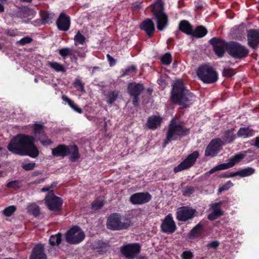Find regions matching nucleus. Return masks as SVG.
I'll return each mask as SVG.
<instances>
[{
    "label": "nucleus",
    "instance_id": "nucleus-1",
    "mask_svg": "<svg viewBox=\"0 0 259 259\" xmlns=\"http://www.w3.org/2000/svg\"><path fill=\"white\" fill-rule=\"evenodd\" d=\"M34 137L26 134H18L13 138L7 146L8 150L14 154L37 157L39 152L34 144Z\"/></svg>",
    "mask_w": 259,
    "mask_h": 259
},
{
    "label": "nucleus",
    "instance_id": "nucleus-2",
    "mask_svg": "<svg viewBox=\"0 0 259 259\" xmlns=\"http://www.w3.org/2000/svg\"><path fill=\"white\" fill-rule=\"evenodd\" d=\"M196 97L193 93L187 89L182 80L176 81L172 85L170 100L175 104L184 109L190 107L194 102Z\"/></svg>",
    "mask_w": 259,
    "mask_h": 259
},
{
    "label": "nucleus",
    "instance_id": "nucleus-3",
    "mask_svg": "<svg viewBox=\"0 0 259 259\" xmlns=\"http://www.w3.org/2000/svg\"><path fill=\"white\" fill-rule=\"evenodd\" d=\"M190 133V129L177 123L175 119H172L168 126L166 138L162 144V147H165L171 141L180 140L182 137L186 136Z\"/></svg>",
    "mask_w": 259,
    "mask_h": 259
},
{
    "label": "nucleus",
    "instance_id": "nucleus-4",
    "mask_svg": "<svg viewBox=\"0 0 259 259\" xmlns=\"http://www.w3.org/2000/svg\"><path fill=\"white\" fill-rule=\"evenodd\" d=\"M52 154L54 157L64 158L69 156V160L74 162L80 157L78 146L75 145H66L59 144L56 147L52 149Z\"/></svg>",
    "mask_w": 259,
    "mask_h": 259
},
{
    "label": "nucleus",
    "instance_id": "nucleus-5",
    "mask_svg": "<svg viewBox=\"0 0 259 259\" xmlns=\"http://www.w3.org/2000/svg\"><path fill=\"white\" fill-rule=\"evenodd\" d=\"M153 18L156 19L157 28L159 31L163 30L168 24V16L164 12L163 3L160 1L156 2L150 6Z\"/></svg>",
    "mask_w": 259,
    "mask_h": 259
},
{
    "label": "nucleus",
    "instance_id": "nucleus-6",
    "mask_svg": "<svg viewBox=\"0 0 259 259\" xmlns=\"http://www.w3.org/2000/svg\"><path fill=\"white\" fill-rule=\"evenodd\" d=\"M196 74L200 80L206 84L213 83L219 78L216 70L208 64L200 65L196 70Z\"/></svg>",
    "mask_w": 259,
    "mask_h": 259
},
{
    "label": "nucleus",
    "instance_id": "nucleus-7",
    "mask_svg": "<svg viewBox=\"0 0 259 259\" xmlns=\"http://www.w3.org/2000/svg\"><path fill=\"white\" fill-rule=\"evenodd\" d=\"M133 223L129 218H124L121 222V215L120 213L115 212L109 215L107 219L106 226L107 229L111 230H120L127 229Z\"/></svg>",
    "mask_w": 259,
    "mask_h": 259
},
{
    "label": "nucleus",
    "instance_id": "nucleus-8",
    "mask_svg": "<svg viewBox=\"0 0 259 259\" xmlns=\"http://www.w3.org/2000/svg\"><path fill=\"white\" fill-rule=\"evenodd\" d=\"M249 53V49L239 42L230 41L228 45L227 53L234 59H244L248 56Z\"/></svg>",
    "mask_w": 259,
    "mask_h": 259
},
{
    "label": "nucleus",
    "instance_id": "nucleus-9",
    "mask_svg": "<svg viewBox=\"0 0 259 259\" xmlns=\"http://www.w3.org/2000/svg\"><path fill=\"white\" fill-rule=\"evenodd\" d=\"M65 241L70 244H77L83 240L84 233L78 226H74L65 234Z\"/></svg>",
    "mask_w": 259,
    "mask_h": 259
},
{
    "label": "nucleus",
    "instance_id": "nucleus-10",
    "mask_svg": "<svg viewBox=\"0 0 259 259\" xmlns=\"http://www.w3.org/2000/svg\"><path fill=\"white\" fill-rule=\"evenodd\" d=\"M45 204L49 209L54 211H59L62 209L63 201L62 198L55 195L51 190L46 195L45 198Z\"/></svg>",
    "mask_w": 259,
    "mask_h": 259
},
{
    "label": "nucleus",
    "instance_id": "nucleus-11",
    "mask_svg": "<svg viewBox=\"0 0 259 259\" xmlns=\"http://www.w3.org/2000/svg\"><path fill=\"white\" fill-rule=\"evenodd\" d=\"M143 84L136 82H130L127 84V92L133 97L132 104L134 107L139 105V96L144 90Z\"/></svg>",
    "mask_w": 259,
    "mask_h": 259
},
{
    "label": "nucleus",
    "instance_id": "nucleus-12",
    "mask_svg": "<svg viewBox=\"0 0 259 259\" xmlns=\"http://www.w3.org/2000/svg\"><path fill=\"white\" fill-rule=\"evenodd\" d=\"M141 250V246L138 243H127L121 246L120 251L127 259H134L137 257Z\"/></svg>",
    "mask_w": 259,
    "mask_h": 259
},
{
    "label": "nucleus",
    "instance_id": "nucleus-13",
    "mask_svg": "<svg viewBox=\"0 0 259 259\" xmlns=\"http://www.w3.org/2000/svg\"><path fill=\"white\" fill-rule=\"evenodd\" d=\"M209 44L212 46L215 54L219 58L224 56L225 52H227L228 45L230 41H226L224 39L214 37L209 40Z\"/></svg>",
    "mask_w": 259,
    "mask_h": 259
},
{
    "label": "nucleus",
    "instance_id": "nucleus-14",
    "mask_svg": "<svg viewBox=\"0 0 259 259\" xmlns=\"http://www.w3.org/2000/svg\"><path fill=\"white\" fill-rule=\"evenodd\" d=\"M199 152L197 151H195L189 154L178 165L174 167V172L177 173L182 170L187 169L192 166L196 162L197 159L199 157Z\"/></svg>",
    "mask_w": 259,
    "mask_h": 259
},
{
    "label": "nucleus",
    "instance_id": "nucleus-15",
    "mask_svg": "<svg viewBox=\"0 0 259 259\" xmlns=\"http://www.w3.org/2000/svg\"><path fill=\"white\" fill-rule=\"evenodd\" d=\"M196 209L188 206L179 207L176 212V219L180 222H186L195 216Z\"/></svg>",
    "mask_w": 259,
    "mask_h": 259
},
{
    "label": "nucleus",
    "instance_id": "nucleus-16",
    "mask_svg": "<svg viewBox=\"0 0 259 259\" xmlns=\"http://www.w3.org/2000/svg\"><path fill=\"white\" fill-rule=\"evenodd\" d=\"M44 123H35L33 126V134L44 146H48L52 144V141L48 139L44 131Z\"/></svg>",
    "mask_w": 259,
    "mask_h": 259
},
{
    "label": "nucleus",
    "instance_id": "nucleus-17",
    "mask_svg": "<svg viewBox=\"0 0 259 259\" xmlns=\"http://www.w3.org/2000/svg\"><path fill=\"white\" fill-rule=\"evenodd\" d=\"M161 222L160 227L162 233L171 234L176 231L177 227L171 213L166 215Z\"/></svg>",
    "mask_w": 259,
    "mask_h": 259
},
{
    "label": "nucleus",
    "instance_id": "nucleus-18",
    "mask_svg": "<svg viewBox=\"0 0 259 259\" xmlns=\"http://www.w3.org/2000/svg\"><path fill=\"white\" fill-rule=\"evenodd\" d=\"M152 197L148 192H137L131 195L129 201L133 205H143L150 201Z\"/></svg>",
    "mask_w": 259,
    "mask_h": 259
},
{
    "label": "nucleus",
    "instance_id": "nucleus-19",
    "mask_svg": "<svg viewBox=\"0 0 259 259\" xmlns=\"http://www.w3.org/2000/svg\"><path fill=\"white\" fill-rule=\"evenodd\" d=\"M222 146L221 138L212 139L205 150V156L214 157L220 151Z\"/></svg>",
    "mask_w": 259,
    "mask_h": 259
},
{
    "label": "nucleus",
    "instance_id": "nucleus-20",
    "mask_svg": "<svg viewBox=\"0 0 259 259\" xmlns=\"http://www.w3.org/2000/svg\"><path fill=\"white\" fill-rule=\"evenodd\" d=\"M247 40L248 46L255 50L259 45V29L247 30Z\"/></svg>",
    "mask_w": 259,
    "mask_h": 259
},
{
    "label": "nucleus",
    "instance_id": "nucleus-21",
    "mask_svg": "<svg viewBox=\"0 0 259 259\" xmlns=\"http://www.w3.org/2000/svg\"><path fill=\"white\" fill-rule=\"evenodd\" d=\"M70 17L64 13H61L56 21L58 29L62 31H67L70 27Z\"/></svg>",
    "mask_w": 259,
    "mask_h": 259
},
{
    "label": "nucleus",
    "instance_id": "nucleus-22",
    "mask_svg": "<svg viewBox=\"0 0 259 259\" xmlns=\"http://www.w3.org/2000/svg\"><path fill=\"white\" fill-rule=\"evenodd\" d=\"M44 244L41 243L36 244L32 250L29 259H47Z\"/></svg>",
    "mask_w": 259,
    "mask_h": 259
},
{
    "label": "nucleus",
    "instance_id": "nucleus-23",
    "mask_svg": "<svg viewBox=\"0 0 259 259\" xmlns=\"http://www.w3.org/2000/svg\"><path fill=\"white\" fill-rule=\"evenodd\" d=\"M235 129L231 128L226 130L222 137V145L231 144L234 142L237 138V135L234 134Z\"/></svg>",
    "mask_w": 259,
    "mask_h": 259
},
{
    "label": "nucleus",
    "instance_id": "nucleus-24",
    "mask_svg": "<svg viewBox=\"0 0 259 259\" xmlns=\"http://www.w3.org/2000/svg\"><path fill=\"white\" fill-rule=\"evenodd\" d=\"M140 29L144 30L146 34L150 37L155 31V26L151 19L148 18L144 20L140 25Z\"/></svg>",
    "mask_w": 259,
    "mask_h": 259
},
{
    "label": "nucleus",
    "instance_id": "nucleus-25",
    "mask_svg": "<svg viewBox=\"0 0 259 259\" xmlns=\"http://www.w3.org/2000/svg\"><path fill=\"white\" fill-rule=\"evenodd\" d=\"M74 53L76 54L79 57L84 58L85 56V53L80 52L78 49L73 50L69 48H64L59 50V54L63 58H65L68 56H71L74 55Z\"/></svg>",
    "mask_w": 259,
    "mask_h": 259
},
{
    "label": "nucleus",
    "instance_id": "nucleus-26",
    "mask_svg": "<svg viewBox=\"0 0 259 259\" xmlns=\"http://www.w3.org/2000/svg\"><path fill=\"white\" fill-rule=\"evenodd\" d=\"M162 121V119L159 116H150L148 118L146 125L149 129L154 130L161 125Z\"/></svg>",
    "mask_w": 259,
    "mask_h": 259
},
{
    "label": "nucleus",
    "instance_id": "nucleus-27",
    "mask_svg": "<svg viewBox=\"0 0 259 259\" xmlns=\"http://www.w3.org/2000/svg\"><path fill=\"white\" fill-rule=\"evenodd\" d=\"M179 30L187 35L191 36L193 31V25L186 20H181L178 24Z\"/></svg>",
    "mask_w": 259,
    "mask_h": 259
},
{
    "label": "nucleus",
    "instance_id": "nucleus-28",
    "mask_svg": "<svg viewBox=\"0 0 259 259\" xmlns=\"http://www.w3.org/2000/svg\"><path fill=\"white\" fill-rule=\"evenodd\" d=\"M208 33L207 29L203 25H198L194 29L191 34V37L196 38H201Z\"/></svg>",
    "mask_w": 259,
    "mask_h": 259
},
{
    "label": "nucleus",
    "instance_id": "nucleus-29",
    "mask_svg": "<svg viewBox=\"0 0 259 259\" xmlns=\"http://www.w3.org/2000/svg\"><path fill=\"white\" fill-rule=\"evenodd\" d=\"M255 134V131L249 127H240L237 133V137L241 138H247L252 137Z\"/></svg>",
    "mask_w": 259,
    "mask_h": 259
},
{
    "label": "nucleus",
    "instance_id": "nucleus-30",
    "mask_svg": "<svg viewBox=\"0 0 259 259\" xmlns=\"http://www.w3.org/2000/svg\"><path fill=\"white\" fill-rule=\"evenodd\" d=\"M93 246L94 249L100 254H103L107 252L109 244L107 242L97 240L94 243Z\"/></svg>",
    "mask_w": 259,
    "mask_h": 259
},
{
    "label": "nucleus",
    "instance_id": "nucleus-31",
    "mask_svg": "<svg viewBox=\"0 0 259 259\" xmlns=\"http://www.w3.org/2000/svg\"><path fill=\"white\" fill-rule=\"evenodd\" d=\"M120 92L118 90H109L105 95L106 102L108 105H112L118 99Z\"/></svg>",
    "mask_w": 259,
    "mask_h": 259
},
{
    "label": "nucleus",
    "instance_id": "nucleus-32",
    "mask_svg": "<svg viewBox=\"0 0 259 259\" xmlns=\"http://www.w3.org/2000/svg\"><path fill=\"white\" fill-rule=\"evenodd\" d=\"M247 151L240 152L232 156L228 160V163L230 167H233L236 164L240 162L246 156Z\"/></svg>",
    "mask_w": 259,
    "mask_h": 259
},
{
    "label": "nucleus",
    "instance_id": "nucleus-33",
    "mask_svg": "<svg viewBox=\"0 0 259 259\" xmlns=\"http://www.w3.org/2000/svg\"><path fill=\"white\" fill-rule=\"evenodd\" d=\"M137 67L135 65L127 66L125 69H122L121 71L120 77H123L125 76H133L137 72Z\"/></svg>",
    "mask_w": 259,
    "mask_h": 259
},
{
    "label": "nucleus",
    "instance_id": "nucleus-34",
    "mask_svg": "<svg viewBox=\"0 0 259 259\" xmlns=\"http://www.w3.org/2000/svg\"><path fill=\"white\" fill-rule=\"evenodd\" d=\"M41 17V24L45 25L46 24H50L52 23L54 14L49 13L48 11H41L40 12Z\"/></svg>",
    "mask_w": 259,
    "mask_h": 259
},
{
    "label": "nucleus",
    "instance_id": "nucleus-35",
    "mask_svg": "<svg viewBox=\"0 0 259 259\" xmlns=\"http://www.w3.org/2000/svg\"><path fill=\"white\" fill-rule=\"evenodd\" d=\"M202 229V225L200 222L190 231L189 236L192 238H198L200 237L201 235Z\"/></svg>",
    "mask_w": 259,
    "mask_h": 259
},
{
    "label": "nucleus",
    "instance_id": "nucleus-36",
    "mask_svg": "<svg viewBox=\"0 0 259 259\" xmlns=\"http://www.w3.org/2000/svg\"><path fill=\"white\" fill-rule=\"evenodd\" d=\"M62 234L61 233H58L56 235H52L49 239V243L52 246H59L62 242Z\"/></svg>",
    "mask_w": 259,
    "mask_h": 259
},
{
    "label": "nucleus",
    "instance_id": "nucleus-37",
    "mask_svg": "<svg viewBox=\"0 0 259 259\" xmlns=\"http://www.w3.org/2000/svg\"><path fill=\"white\" fill-rule=\"evenodd\" d=\"M245 26L243 24L235 26L234 28V33L236 37L239 39L241 38L245 34Z\"/></svg>",
    "mask_w": 259,
    "mask_h": 259
},
{
    "label": "nucleus",
    "instance_id": "nucleus-38",
    "mask_svg": "<svg viewBox=\"0 0 259 259\" xmlns=\"http://www.w3.org/2000/svg\"><path fill=\"white\" fill-rule=\"evenodd\" d=\"M255 172V169L253 168L248 167L242 169L240 170L237 171L238 176L241 178L250 176L253 175Z\"/></svg>",
    "mask_w": 259,
    "mask_h": 259
},
{
    "label": "nucleus",
    "instance_id": "nucleus-39",
    "mask_svg": "<svg viewBox=\"0 0 259 259\" xmlns=\"http://www.w3.org/2000/svg\"><path fill=\"white\" fill-rule=\"evenodd\" d=\"M27 211L29 214L36 217L40 213V208L35 204L32 203L27 207Z\"/></svg>",
    "mask_w": 259,
    "mask_h": 259
},
{
    "label": "nucleus",
    "instance_id": "nucleus-40",
    "mask_svg": "<svg viewBox=\"0 0 259 259\" xmlns=\"http://www.w3.org/2000/svg\"><path fill=\"white\" fill-rule=\"evenodd\" d=\"M48 65L57 72H66V70L63 65L56 62H48Z\"/></svg>",
    "mask_w": 259,
    "mask_h": 259
},
{
    "label": "nucleus",
    "instance_id": "nucleus-41",
    "mask_svg": "<svg viewBox=\"0 0 259 259\" xmlns=\"http://www.w3.org/2000/svg\"><path fill=\"white\" fill-rule=\"evenodd\" d=\"M86 38L79 31H78L76 34L74 36V45L77 46L78 45H83L85 42Z\"/></svg>",
    "mask_w": 259,
    "mask_h": 259
},
{
    "label": "nucleus",
    "instance_id": "nucleus-42",
    "mask_svg": "<svg viewBox=\"0 0 259 259\" xmlns=\"http://www.w3.org/2000/svg\"><path fill=\"white\" fill-rule=\"evenodd\" d=\"M230 168H231V167H230V165H229L228 162L223 163L214 166V167H213L212 168L210 169L207 172V173L208 174L210 175V174L214 173V172H215L217 171L227 169H228Z\"/></svg>",
    "mask_w": 259,
    "mask_h": 259
},
{
    "label": "nucleus",
    "instance_id": "nucleus-43",
    "mask_svg": "<svg viewBox=\"0 0 259 259\" xmlns=\"http://www.w3.org/2000/svg\"><path fill=\"white\" fill-rule=\"evenodd\" d=\"M161 63L165 65H169L172 61V56L169 53H166L160 58Z\"/></svg>",
    "mask_w": 259,
    "mask_h": 259
},
{
    "label": "nucleus",
    "instance_id": "nucleus-44",
    "mask_svg": "<svg viewBox=\"0 0 259 259\" xmlns=\"http://www.w3.org/2000/svg\"><path fill=\"white\" fill-rule=\"evenodd\" d=\"M104 204V203L103 200H95L91 204V208L94 210H97L101 209Z\"/></svg>",
    "mask_w": 259,
    "mask_h": 259
},
{
    "label": "nucleus",
    "instance_id": "nucleus-45",
    "mask_svg": "<svg viewBox=\"0 0 259 259\" xmlns=\"http://www.w3.org/2000/svg\"><path fill=\"white\" fill-rule=\"evenodd\" d=\"M32 41V38L27 35L17 41L16 44L21 46H23L26 44H30Z\"/></svg>",
    "mask_w": 259,
    "mask_h": 259
},
{
    "label": "nucleus",
    "instance_id": "nucleus-46",
    "mask_svg": "<svg viewBox=\"0 0 259 259\" xmlns=\"http://www.w3.org/2000/svg\"><path fill=\"white\" fill-rule=\"evenodd\" d=\"M236 73L235 70L233 68H224L222 74L225 77L230 78L235 74Z\"/></svg>",
    "mask_w": 259,
    "mask_h": 259
},
{
    "label": "nucleus",
    "instance_id": "nucleus-47",
    "mask_svg": "<svg viewBox=\"0 0 259 259\" xmlns=\"http://www.w3.org/2000/svg\"><path fill=\"white\" fill-rule=\"evenodd\" d=\"M74 86L79 91L81 92H85L84 84L82 83L81 80L77 78L74 82Z\"/></svg>",
    "mask_w": 259,
    "mask_h": 259
},
{
    "label": "nucleus",
    "instance_id": "nucleus-48",
    "mask_svg": "<svg viewBox=\"0 0 259 259\" xmlns=\"http://www.w3.org/2000/svg\"><path fill=\"white\" fill-rule=\"evenodd\" d=\"M16 208L14 205L6 207L3 211L4 214L7 217H10L16 211Z\"/></svg>",
    "mask_w": 259,
    "mask_h": 259
},
{
    "label": "nucleus",
    "instance_id": "nucleus-49",
    "mask_svg": "<svg viewBox=\"0 0 259 259\" xmlns=\"http://www.w3.org/2000/svg\"><path fill=\"white\" fill-rule=\"evenodd\" d=\"M194 192V188L192 186H187L183 188V194L185 196H190Z\"/></svg>",
    "mask_w": 259,
    "mask_h": 259
},
{
    "label": "nucleus",
    "instance_id": "nucleus-50",
    "mask_svg": "<svg viewBox=\"0 0 259 259\" xmlns=\"http://www.w3.org/2000/svg\"><path fill=\"white\" fill-rule=\"evenodd\" d=\"M220 245V242L218 240H213L208 243L206 246L208 249H216Z\"/></svg>",
    "mask_w": 259,
    "mask_h": 259
},
{
    "label": "nucleus",
    "instance_id": "nucleus-51",
    "mask_svg": "<svg viewBox=\"0 0 259 259\" xmlns=\"http://www.w3.org/2000/svg\"><path fill=\"white\" fill-rule=\"evenodd\" d=\"M35 166V163L34 162H30L28 163L23 164L22 165V167L23 169L25 170L29 171L31 170L34 169Z\"/></svg>",
    "mask_w": 259,
    "mask_h": 259
},
{
    "label": "nucleus",
    "instance_id": "nucleus-52",
    "mask_svg": "<svg viewBox=\"0 0 259 259\" xmlns=\"http://www.w3.org/2000/svg\"><path fill=\"white\" fill-rule=\"evenodd\" d=\"M211 207L212 209V212H213L218 217H220L224 214V211L220 208H218L212 205H211Z\"/></svg>",
    "mask_w": 259,
    "mask_h": 259
},
{
    "label": "nucleus",
    "instance_id": "nucleus-53",
    "mask_svg": "<svg viewBox=\"0 0 259 259\" xmlns=\"http://www.w3.org/2000/svg\"><path fill=\"white\" fill-rule=\"evenodd\" d=\"M193 253L190 251H184L182 254V259H192Z\"/></svg>",
    "mask_w": 259,
    "mask_h": 259
},
{
    "label": "nucleus",
    "instance_id": "nucleus-54",
    "mask_svg": "<svg viewBox=\"0 0 259 259\" xmlns=\"http://www.w3.org/2000/svg\"><path fill=\"white\" fill-rule=\"evenodd\" d=\"M62 100L68 103V104L70 106V107L72 109L74 107L75 103L73 101H72L70 99H69L67 96L65 95H62Z\"/></svg>",
    "mask_w": 259,
    "mask_h": 259
},
{
    "label": "nucleus",
    "instance_id": "nucleus-55",
    "mask_svg": "<svg viewBox=\"0 0 259 259\" xmlns=\"http://www.w3.org/2000/svg\"><path fill=\"white\" fill-rule=\"evenodd\" d=\"M62 100L68 103V104L70 106V107L72 109L74 107L75 103L73 101H72L70 99H69L67 96L65 95H62Z\"/></svg>",
    "mask_w": 259,
    "mask_h": 259
},
{
    "label": "nucleus",
    "instance_id": "nucleus-56",
    "mask_svg": "<svg viewBox=\"0 0 259 259\" xmlns=\"http://www.w3.org/2000/svg\"><path fill=\"white\" fill-rule=\"evenodd\" d=\"M62 100L68 103V104L70 106V107L72 109L74 107L75 103L73 101H72L70 99H69L67 96L65 95H62Z\"/></svg>",
    "mask_w": 259,
    "mask_h": 259
},
{
    "label": "nucleus",
    "instance_id": "nucleus-57",
    "mask_svg": "<svg viewBox=\"0 0 259 259\" xmlns=\"http://www.w3.org/2000/svg\"><path fill=\"white\" fill-rule=\"evenodd\" d=\"M62 100L68 103V104L70 106V107L72 109L74 107L75 103L73 101H72L70 99H69L67 96L65 95H62Z\"/></svg>",
    "mask_w": 259,
    "mask_h": 259
},
{
    "label": "nucleus",
    "instance_id": "nucleus-58",
    "mask_svg": "<svg viewBox=\"0 0 259 259\" xmlns=\"http://www.w3.org/2000/svg\"><path fill=\"white\" fill-rule=\"evenodd\" d=\"M106 57L109 62L110 66L112 67L116 64V60L115 59H114L111 56H110L109 54H107Z\"/></svg>",
    "mask_w": 259,
    "mask_h": 259
},
{
    "label": "nucleus",
    "instance_id": "nucleus-59",
    "mask_svg": "<svg viewBox=\"0 0 259 259\" xmlns=\"http://www.w3.org/2000/svg\"><path fill=\"white\" fill-rule=\"evenodd\" d=\"M19 184V182L18 181H12L8 183L6 186L9 188H15L16 187L18 186Z\"/></svg>",
    "mask_w": 259,
    "mask_h": 259
},
{
    "label": "nucleus",
    "instance_id": "nucleus-60",
    "mask_svg": "<svg viewBox=\"0 0 259 259\" xmlns=\"http://www.w3.org/2000/svg\"><path fill=\"white\" fill-rule=\"evenodd\" d=\"M219 217L217 216L213 212H211L207 215V219L211 221H214L217 219Z\"/></svg>",
    "mask_w": 259,
    "mask_h": 259
},
{
    "label": "nucleus",
    "instance_id": "nucleus-61",
    "mask_svg": "<svg viewBox=\"0 0 259 259\" xmlns=\"http://www.w3.org/2000/svg\"><path fill=\"white\" fill-rule=\"evenodd\" d=\"M230 186H227V185H224L219 188L218 193H221L224 191L228 190Z\"/></svg>",
    "mask_w": 259,
    "mask_h": 259
},
{
    "label": "nucleus",
    "instance_id": "nucleus-62",
    "mask_svg": "<svg viewBox=\"0 0 259 259\" xmlns=\"http://www.w3.org/2000/svg\"><path fill=\"white\" fill-rule=\"evenodd\" d=\"M6 34L10 36H15L17 35L16 31L14 30H8L6 31Z\"/></svg>",
    "mask_w": 259,
    "mask_h": 259
},
{
    "label": "nucleus",
    "instance_id": "nucleus-63",
    "mask_svg": "<svg viewBox=\"0 0 259 259\" xmlns=\"http://www.w3.org/2000/svg\"><path fill=\"white\" fill-rule=\"evenodd\" d=\"M72 109L76 112L78 113H82V110L77 105L75 104L74 107L72 108Z\"/></svg>",
    "mask_w": 259,
    "mask_h": 259
},
{
    "label": "nucleus",
    "instance_id": "nucleus-64",
    "mask_svg": "<svg viewBox=\"0 0 259 259\" xmlns=\"http://www.w3.org/2000/svg\"><path fill=\"white\" fill-rule=\"evenodd\" d=\"M227 177L228 178H232L238 176L237 171L236 172H227Z\"/></svg>",
    "mask_w": 259,
    "mask_h": 259
}]
</instances>
